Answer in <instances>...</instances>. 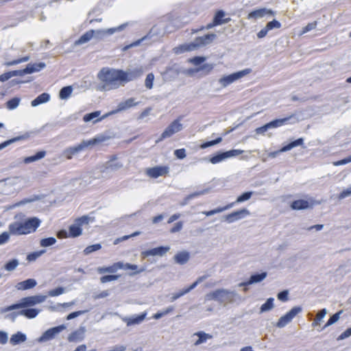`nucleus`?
<instances>
[{
    "label": "nucleus",
    "mask_w": 351,
    "mask_h": 351,
    "mask_svg": "<svg viewBox=\"0 0 351 351\" xmlns=\"http://www.w3.org/2000/svg\"><path fill=\"white\" fill-rule=\"evenodd\" d=\"M146 315V313H143L142 314L138 315L125 317H123L122 319L125 323H126L127 326H128L132 325H138L145 319Z\"/></svg>",
    "instance_id": "22"
},
{
    "label": "nucleus",
    "mask_w": 351,
    "mask_h": 351,
    "mask_svg": "<svg viewBox=\"0 0 351 351\" xmlns=\"http://www.w3.org/2000/svg\"><path fill=\"white\" fill-rule=\"evenodd\" d=\"M143 72L144 69L142 66L135 67L132 69L127 70L125 71V82L127 83L143 75Z\"/></svg>",
    "instance_id": "19"
},
{
    "label": "nucleus",
    "mask_w": 351,
    "mask_h": 351,
    "mask_svg": "<svg viewBox=\"0 0 351 351\" xmlns=\"http://www.w3.org/2000/svg\"><path fill=\"white\" fill-rule=\"evenodd\" d=\"M100 115V111H95L88 114H86L84 116L83 120L85 122H88L94 120L97 118Z\"/></svg>",
    "instance_id": "51"
},
{
    "label": "nucleus",
    "mask_w": 351,
    "mask_h": 351,
    "mask_svg": "<svg viewBox=\"0 0 351 351\" xmlns=\"http://www.w3.org/2000/svg\"><path fill=\"white\" fill-rule=\"evenodd\" d=\"M224 16H225V13L223 11H222V10L218 11L216 13V14L215 15L214 19H213V21L215 22V24H217L219 25L228 23V22L230 21V20H231L230 18L223 19Z\"/></svg>",
    "instance_id": "34"
},
{
    "label": "nucleus",
    "mask_w": 351,
    "mask_h": 351,
    "mask_svg": "<svg viewBox=\"0 0 351 351\" xmlns=\"http://www.w3.org/2000/svg\"><path fill=\"white\" fill-rule=\"evenodd\" d=\"M45 154H46V152L45 151H40V152H37L34 156L26 157L24 159V162L26 164H28V163L38 160L44 158L45 156Z\"/></svg>",
    "instance_id": "38"
},
{
    "label": "nucleus",
    "mask_w": 351,
    "mask_h": 351,
    "mask_svg": "<svg viewBox=\"0 0 351 351\" xmlns=\"http://www.w3.org/2000/svg\"><path fill=\"white\" fill-rule=\"evenodd\" d=\"M182 118V117H180L171 122L170 125L164 130L160 138L156 142H159L167 138H169L174 134L181 131L183 128L182 124L180 123Z\"/></svg>",
    "instance_id": "10"
},
{
    "label": "nucleus",
    "mask_w": 351,
    "mask_h": 351,
    "mask_svg": "<svg viewBox=\"0 0 351 351\" xmlns=\"http://www.w3.org/2000/svg\"><path fill=\"white\" fill-rule=\"evenodd\" d=\"M351 195V186L344 189L338 196L339 199H343Z\"/></svg>",
    "instance_id": "63"
},
{
    "label": "nucleus",
    "mask_w": 351,
    "mask_h": 351,
    "mask_svg": "<svg viewBox=\"0 0 351 351\" xmlns=\"http://www.w3.org/2000/svg\"><path fill=\"white\" fill-rule=\"evenodd\" d=\"M50 99V96L48 93H43L38 95L36 99L32 101L31 105L33 107H36L40 104L47 102Z\"/></svg>",
    "instance_id": "30"
},
{
    "label": "nucleus",
    "mask_w": 351,
    "mask_h": 351,
    "mask_svg": "<svg viewBox=\"0 0 351 351\" xmlns=\"http://www.w3.org/2000/svg\"><path fill=\"white\" fill-rule=\"evenodd\" d=\"M29 58H30V57L29 56H27L22 58L14 60L13 61L6 62H5L4 64L7 66H10L15 65V64H19L21 62H27L29 60Z\"/></svg>",
    "instance_id": "55"
},
{
    "label": "nucleus",
    "mask_w": 351,
    "mask_h": 351,
    "mask_svg": "<svg viewBox=\"0 0 351 351\" xmlns=\"http://www.w3.org/2000/svg\"><path fill=\"white\" fill-rule=\"evenodd\" d=\"M90 218L86 215L82 216L75 220V222L80 226H82L84 224H88L90 221Z\"/></svg>",
    "instance_id": "60"
},
{
    "label": "nucleus",
    "mask_w": 351,
    "mask_h": 351,
    "mask_svg": "<svg viewBox=\"0 0 351 351\" xmlns=\"http://www.w3.org/2000/svg\"><path fill=\"white\" fill-rule=\"evenodd\" d=\"M216 37L215 34H208L204 36L197 37L192 43L176 47L173 49V51L176 54L193 51L199 47L210 44Z\"/></svg>",
    "instance_id": "4"
},
{
    "label": "nucleus",
    "mask_w": 351,
    "mask_h": 351,
    "mask_svg": "<svg viewBox=\"0 0 351 351\" xmlns=\"http://www.w3.org/2000/svg\"><path fill=\"white\" fill-rule=\"evenodd\" d=\"M274 299L273 298H268L266 302L261 305L260 308V313L268 312L272 310L274 307Z\"/></svg>",
    "instance_id": "36"
},
{
    "label": "nucleus",
    "mask_w": 351,
    "mask_h": 351,
    "mask_svg": "<svg viewBox=\"0 0 351 351\" xmlns=\"http://www.w3.org/2000/svg\"><path fill=\"white\" fill-rule=\"evenodd\" d=\"M190 258V254L187 251H182L177 253L174 256V261L179 265L186 264Z\"/></svg>",
    "instance_id": "26"
},
{
    "label": "nucleus",
    "mask_w": 351,
    "mask_h": 351,
    "mask_svg": "<svg viewBox=\"0 0 351 351\" xmlns=\"http://www.w3.org/2000/svg\"><path fill=\"white\" fill-rule=\"evenodd\" d=\"M250 213L247 209L243 208L239 210L234 211L227 215H225L223 217V219L228 223H231L244 218L245 216L250 215Z\"/></svg>",
    "instance_id": "16"
},
{
    "label": "nucleus",
    "mask_w": 351,
    "mask_h": 351,
    "mask_svg": "<svg viewBox=\"0 0 351 351\" xmlns=\"http://www.w3.org/2000/svg\"><path fill=\"white\" fill-rule=\"evenodd\" d=\"M25 137L24 136H19L14 137L12 139H10L8 141H4L3 143L0 144V150L4 149L5 147H8V145H11L13 143H15L16 141H19L21 139H24Z\"/></svg>",
    "instance_id": "48"
},
{
    "label": "nucleus",
    "mask_w": 351,
    "mask_h": 351,
    "mask_svg": "<svg viewBox=\"0 0 351 351\" xmlns=\"http://www.w3.org/2000/svg\"><path fill=\"white\" fill-rule=\"evenodd\" d=\"M252 194H253L252 191H247V192L243 193L242 195H239L237 198V200L234 202V204L241 203V202H245V201L250 199L251 198Z\"/></svg>",
    "instance_id": "46"
},
{
    "label": "nucleus",
    "mask_w": 351,
    "mask_h": 351,
    "mask_svg": "<svg viewBox=\"0 0 351 351\" xmlns=\"http://www.w3.org/2000/svg\"><path fill=\"white\" fill-rule=\"evenodd\" d=\"M209 191L208 189H204L202 191H197V192H195V193H193L190 195H189L188 196H186L184 199L180 203V205L181 206H185L188 204L189 201L196 197H198L199 195H205L206 193H208Z\"/></svg>",
    "instance_id": "35"
},
{
    "label": "nucleus",
    "mask_w": 351,
    "mask_h": 351,
    "mask_svg": "<svg viewBox=\"0 0 351 351\" xmlns=\"http://www.w3.org/2000/svg\"><path fill=\"white\" fill-rule=\"evenodd\" d=\"M341 313H342V311H340L337 312V313L334 314L333 315H332L330 317V319L328 320L327 323L324 325V326L322 327L321 329L317 328V330L318 331H322V330H324L326 327L335 324L339 319L340 315Z\"/></svg>",
    "instance_id": "40"
},
{
    "label": "nucleus",
    "mask_w": 351,
    "mask_h": 351,
    "mask_svg": "<svg viewBox=\"0 0 351 351\" xmlns=\"http://www.w3.org/2000/svg\"><path fill=\"white\" fill-rule=\"evenodd\" d=\"M173 311V307L171 306H169L166 309H165V310H163L162 311L158 312L156 314H154V316H153V318H154L156 319H159L161 317H162L163 316L170 313Z\"/></svg>",
    "instance_id": "49"
},
{
    "label": "nucleus",
    "mask_w": 351,
    "mask_h": 351,
    "mask_svg": "<svg viewBox=\"0 0 351 351\" xmlns=\"http://www.w3.org/2000/svg\"><path fill=\"white\" fill-rule=\"evenodd\" d=\"M123 162L119 161L116 156H113L105 164L97 167L96 170L100 175L95 176V178H109L110 173L116 171L122 168Z\"/></svg>",
    "instance_id": "5"
},
{
    "label": "nucleus",
    "mask_w": 351,
    "mask_h": 351,
    "mask_svg": "<svg viewBox=\"0 0 351 351\" xmlns=\"http://www.w3.org/2000/svg\"><path fill=\"white\" fill-rule=\"evenodd\" d=\"M47 298L46 295H37L33 296H29L23 298L21 300L19 303L14 304L12 305L9 306L6 308V311H12L14 309L32 306L37 304L42 303L45 301Z\"/></svg>",
    "instance_id": "6"
},
{
    "label": "nucleus",
    "mask_w": 351,
    "mask_h": 351,
    "mask_svg": "<svg viewBox=\"0 0 351 351\" xmlns=\"http://www.w3.org/2000/svg\"><path fill=\"white\" fill-rule=\"evenodd\" d=\"M289 292L287 290H284L278 293L277 298L279 300L286 302L288 300Z\"/></svg>",
    "instance_id": "61"
},
{
    "label": "nucleus",
    "mask_w": 351,
    "mask_h": 351,
    "mask_svg": "<svg viewBox=\"0 0 351 351\" xmlns=\"http://www.w3.org/2000/svg\"><path fill=\"white\" fill-rule=\"evenodd\" d=\"M292 117H288L282 119H277L273 120L264 125L257 128L255 130L256 134L265 135L269 130L274 128H279L280 126L287 124Z\"/></svg>",
    "instance_id": "8"
},
{
    "label": "nucleus",
    "mask_w": 351,
    "mask_h": 351,
    "mask_svg": "<svg viewBox=\"0 0 351 351\" xmlns=\"http://www.w3.org/2000/svg\"><path fill=\"white\" fill-rule=\"evenodd\" d=\"M250 72V69H245L228 75L223 76L219 80V83L221 84V87L226 88L235 81L249 74Z\"/></svg>",
    "instance_id": "9"
},
{
    "label": "nucleus",
    "mask_w": 351,
    "mask_h": 351,
    "mask_svg": "<svg viewBox=\"0 0 351 351\" xmlns=\"http://www.w3.org/2000/svg\"><path fill=\"white\" fill-rule=\"evenodd\" d=\"M243 152L241 149H232L226 152H218L209 159V162L213 165L219 163L228 158L236 157Z\"/></svg>",
    "instance_id": "11"
},
{
    "label": "nucleus",
    "mask_w": 351,
    "mask_h": 351,
    "mask_svg": "<svg viewBox=\"0 0 351 351\" xmlns=\"http://www.w3.org/2000/svg\"><path fill=\"white\" fill-rule=\"evenodd\" d=\"M101 248V244H99V243L94 244V245H89V246L86 247L84 250V253L86 255H88L93 252L100 250Z\"/></svg>",
    "instance_id": "52"
},
{
    "label": "nucleus",
    "mask_w": 351,
    "mask_h": 351,
    "mask_svg": "<svg viewBox=\"0 0 351 351\" xmlns=\"http://www.w3.org/2000/svg\"><path fill=\"white\" fill-rule=\"evenodd\" d=\"M85 328L81 327L79 330L74 331L69 335L68 340L70 342L82 341L84 339Z\"/></svg>",
    "instance_id": "27"
},
{
    "label": "nucleus",
    "mask_w": 351,
    "mask_h": 351,
    "mask_svg": "<svg viewBox=\"0 0 351 351\" xmlns=\"http://www.w3.org/2000/svg\"><path fill=\"white\" fill-rule=\"evenodd\" d=\"M105 139L106 138L103 136H97L88 141H83L80 145L66 149L64 152V154L68 159H71L73 155L77 154L84 148L101 143L104 141Z\"/></svg>",
    "instance_id": "7"
},
{
    "label": "nucleus",
    "mask_w": 351,
    "mask_h": 351,
    "mask_svg": "<svg viewBox=\"0 0 351 351\" xmlns=\"http://www.w3.org/2000/svg\"><path fill=\"white\" fill-rule=\"evenodd\" d=\"M280 27H281L280 23L275 19L267 23L265 26V27L267 29L268 31H270L274 29H278Z\"/></svg>",
    "instance_id": "57"
},
{
    "label": "nucleus",
    "mask_w": 351,
    "mask_h": 351,
    "mask_svg": "<svg viewBox=\"0 0 351 351\" xmlns=\"http://www.w3.org/2000/svg\"><path fill=\"white\" fill-rule=\"evenodd\" d=\"M327 313H328V311L326 308H323L320 311H319L312 324V326L315 328V327L319 326L321 322L322 321L323 318L326 316Z\"/></svg>",
    "instance_id": "39"
},
{
    "label": "nucleus",
    "mask_w": 351,
    "mask_h": 351,
    "mask_svg": "<svg viewBox=\"0 0 351 351\" xmlns=\"http://www.w3.org/2000/svg\"><path fill=\"white\" fill-rule=\"evenodd\" d=\"M240 299V296L235 291L226 289H218L207 293L206 300H215L223 306L235 302Z\"/></svg>",
    "instance_id": "3"
},
{
    "label": "nucleus",
    "mask_w": 351,
    "mask_h": 351,
    "mask_svg": "<svg viewBox=\"0 0 351 351\" xmlns=\"http://www.w3.org/2000/svg\"><path fill=\"white\" fill-rule=\"evenodd\" d=\"M19 265V261L14 258L6 263L4 265V269L8 271H12L16 269Z\"/></svg>",
    "instance_id": "43"
},
{
    "label": "nucleus",
    "mask_w": 351,
    "mask_h": 351,
    "mask_svg": "<svg viewBox=\"0 0 351 351\" xmlns=\"http://www.w3.org/2000/svg\"><path fill=\"white\" fill-rule=\"evenodd\" d=\"M27 339L26 335L21 332H17L11 336L10 342L12 345H17L25 341Z\"/></svg>",
    "instance_id": "29"
},
{
    "label": "nucleus",
    "mask_w": 351,
    "mask_h": 351,
    "mask_svg": "<svg viewBox=\"0 0 351 351\" xmlns=\"http://www.w3.org/2000/svg\"><path fill=\"white\" fill-rule=\"evenodd\" d=\"M183 227V222L178 221L175 223L174 226L170 230L171 233H176L180 232Z\"/></svg>",
    "instance_id": "62"
},
{
    "label": "nucleus",
    "mask_w": 351,
    "mask_h": 351,
    "mask_svg": "<svg viewBox=\"0 0 351 351\" xmlns=\"http://www.w3.org/2000/svg\"><path fill=\"white\" fill-rule=\"evenodd\" d=\"M87 312H88V310L78 311L73 312L67 315L66 319L71 320L72 319H74V318L80 316V315H84Z\"/></svg>",
    "instance_id": "59"
},
{
    "label": "nucleus",
    "mask_w": 351,
    "mask_h": 351,
    "mask_svg": "<svg viewBox=\"0 0 351 351\" xmlns=\"http://www.w3.org/2000/svg\"><path fill=\"white\" fill-rule=\"evenodd\" d=\"M46 252V250H41L40 251H37V252H34L32 253H30L27 256V260L29 261V262H32V261H36L38 258H39L40 256H41L43 254H45Z\"/></svg>",
    "instance_id": "45"
},
{
    "label": "nucleus",
    "mask_w": 351,
    "mask_h": 351,
    "mask_svg": "<svg viewBox=\"0 0 351 351\" xmlns=\"http://www.w3.org/2000/svg\"><path fill=\"white\" fill-rule=\"evenodd\" d=\"M94 37L93 29H90L87 31L83 35H82L80 38L75 41V44L76 45H80L84 43H88Z\"/></svg>",
    "instance_id": "28"
},
{
    "label": "nucleus",
    "mask_w": 351,
    "mask_h": 351,
    "mask_svg": "<svg viewBox=\"0 0 351 351\" xmlns=\"http://www.w3.org/2000/svg\"><path fill=\"white\" fill-rule=\"evenodd\" d=\"M119 278L117 275H106L101 277L100 281L101 283H106L108 282L116 280Z\"/></svg>",
    "instance_id": "58"
},
{
    "label": "nucleus",
    "mask_w": 351,
    "mask_h": 351,
    "mask_svg": "<svg viewBox=\"0 0 351 351\" xmlns=\"http://www.w3.org/2000/svg\"><path fill=\"white\" fill-rule=\"evenodd\" d=\"M46 66L45 63L44 62H39V63H35V64H28L26 66V72L27 74L29 73H33L35 72H38L41 69H44Z\"/></svg>",
    "instance_id": "31"
},
{
    "label": "nucleus",
    "mask_w": 351,
    "mask_h": 351,
    "mask_svg": "<svg viewBox=\"0 0 351 351\" xmlns=\"http://www.w3.org/2000/svg\"><path fill=\"white\" fill-rule=\"evenodd\" d=\"M40 310L36 308H26L12 314L13 319L16 315H23L29 319L35 318L39 313Z\"/></svg>",
    "instance_id": "24"
},
{
    "label": "nucleus",
    "mask_w": 351,
    "mask_h": 351,
    "mask_svg": "<svg viewBox=\"0 0 351 351\" xmlns=\"http://www.w3.org/2000/svg\"><path fill=\"white\" fill-rule=\"evenodd\" d=\"M73 88L71 86H64L60 90L59 97L62 99H68L71 95Z\"/></svg>",
    "instance_id": "42"
},
{
    "label": "nucleus",
    "mask_w": 351,
    "mask_h": 351,
    "mask_svg": "<svg viewBox=\"0 0 351 351\" xmlns=\"http://www.w3.org/2000/svg\"><path fill=\"white\" fill-rule=\"evenodd\" d=\"M274 13L271 10H269V9H267L265 8H259V9L254 10L250 12L248 14L247 18V19L256 20L258 19H262L267 14L274 15Z\"/></svg>",
    "instance_id": "20"
},
{
    "label": "nucleus",
    "mask_w": 351,
    "mask_h": 351,
    "mask_svg": "<svg viewBox=\"0 0 351 351\" xmlns=\"http://www.w3.org/2000/svg\"><path fill=\"white\" fill-rule=\"evenodd\" d=\"M351 336V328H348L343 333H341L337 338L338 341L343 340L346 338L349 337Z\"/></svg>",
    "instance_id": "64"
},
{
    "label": "nucleus",
    "mask_w": 351,
    "mask_h": 351,
    "mask_svg": "<svg viewBox=\"0 0 351 351\" xmlns=\"http://www.w3.org/2000/svg\"><path fill=\"white\" fill-rule=\"evenodd\" d=\"M138 104V102L135 101V99L134 98H129L126 99L125 101L120 102L117 106V109L115 110L112 111L111 112L108 114H106L100 119H97L96 120L93 121L94 123H96L99 121L102 120L103 119L107 117L109 114H114L121 111L126 110L133 106H135Z\"/></svg>",
    "instance_id": "14"
},
{
    "label": "nucleus",
    "mask_w": 351,
    "mask_h": 351,
    "mask_svg": "<svg viewBox=\"0 0 351 351\" xmlns=\"http://www.w3.org/2000/svg\"><path fill=\"white\" fill-rule=\"evenodd\" d=\"M290 206L292 210L305 209L307 208V201L304 199L295 200L291 204Z\"/></svg>",
    "instance_id": "37"
},
{
    "label": "nucleus",
    "mask_w": 351,
    "mask_h": 351,
    "mask_svg": "<svg viewBox=\"0 0 351 351\" xmlns=\"http://www.w3.org/2000/svg\"><path fill=\"white\" fill-rule=\"evenodd\" d=\"M267 272L255 274L250 276L249 280L239 284V287H245L250 285L255 284L263 281L267 277Z\"/></svg>",
    "instance_id": "21"
},
{
    "label": "nucleus",
    "mask_w": 351,
    "mask_h": 351,
    "mask_svg": "<svg viewBox=\"0 0 351 351\" xmlns=\"http://www.w3.org/2000/svg\"><path fill=\"white\" fill-rule=\"evenodd\" d=\"M66 328L64 325H60L53 328H51L46 330L39 338L38 341L45 342L53 339L58 334L61 332Z\"/></svg>",
    "instance_id": "15"
},
{
    "label": "nucleus",
    "mask_w": 351,
    "mask_h": 351,
    "mask_svg": "<svg viewBox=\"0 0 351 351\" xmlns=\"http://www.w3.org/2000/svg\"><path fill=\"white\" fill-rule=\"evenodd\" d=\"M37 285V282L36 280L33 278H29L24 281L19 282L16 284V288L18 290H27L34 288Z\"/></svg>",
    "instance_id": "25"
},
{
    "label": "nucleus",
    "mask_w": 351,
    "mask_h": 351,
    "mask_svg": "<svg viewBox=\"0 0 351 351\" xmlns=\"http://www.w3.org/2000/svg\"><path fill=\"white\" fill-rule=\"evenodd\" d=\"M234 203H230L223 207H218L215 209H213V210H211L209 211H203L202 213L209 217V216L213 215L215 214H217V213H221L223 211H225L226 210H228V209L232 208L234 206Z\"/></svg>",
    "instance_id": "33"
},
{
    "label": "nucleus",
    "mask_w": 351,
    "mask_h": 351,
    "mask_svg": "<svg viewBox=\"0 0 351 351\" xmlns=\"http://www.w3.org/2000/svg\"><path fill=\"white\" fill-rule=\"evenodd\" d=\"M128 25V23H123L121 25H119L115 27L108 28V29H97L93 30L94 37L97 40H102L106 36H110L116 32H121L123 30L125 27Z\"/></svg>",
    "instance_id": "13"
},
{
    "label": "nucleus",
    "mask_w": 351,
    "mask_h": 351,
    "mask_svg": "<svg viewBox=\"0 0 351 351\" xmlns=\"http://www.w3.org/2000/svg\"><path fill=\"white\" fill-rule=\"evenodd\" d=\"M40 220L36 217L29 218L24 221H14L8 226L9 232H3L0 234V245L6 243L10 234L22 235L35 232L40 226Z\"/></svg>",
    "instance_id": "1"
},
{
    "label": "nucleus",
    "mask_w": 351,
    "mask_h": 351,
    "mask_svg": "<svg viewBox=\"0 0 351 351\" xmlns=\"http://www.w3.org/2000/svg\"><path fill=\"white\" fill-rule=\"evenodd\" d=\"M302 311V308L300 306H295L292 308L289 312L278 319V322L276 324V326L279 328L285 327L298 314L301 313Z\"/></svg>",
    "instance_id": "12"
},
{
    "label": "nucleus",
    "mask_w": 351,
    "mask_h": 351,
    "mask_svg": "<svg viewBox=\"0 0 351 351\" xmlns=\"http://www.w3.org/2000/svg\"><path fill=\"white\" fill-rule=\"evenodd\" d=\"M304 143V139L302 138H300L297 140H295L291 143H289V144H287V145L284 146L283 147H282L279 151L278 152H273V153H271L270 154V156L274 158L276 156V155L280 153V152H287V151H289L291 150V149H293V147H295L297 146H299V145H302Z\"/></svg>",
    "instance_id": "23"
},
{
    "label": "nucleus",
    "mask_w": 351,
    "mask_h": 351,
    "mask_svg": "<svg viewBox=\"0 0 351 351\" xmlns=\"http://www.w3.org/2000/svg\"><path fill=\"white\" fill-rule=\"evenodd\" d=\"M117 265L119 269H132V270H136L138 268V266L136 265H132L130 263H117Z\"/></svg>",
    "instance_id": "56"
},
{
    "label": "nucleus",
    "mask_w": 351,
    "mask_h": 351,
    "mask_svg": "<svg viewBox=\"0 0 351 351\" xmlns=\"http://www.w3.org/2000/svg\"><path fill=\"white\" fill-rule=\"evenodd\" d=\"M20 103V99L18 97H14L6 103V107L9 110H14L18 107Z\"/></svg>",
    "instance_id": "47"
},
{
    "label": "nucleus",
    "mask_w": 351,
    "mask_h": 351,
    "mask_svg": "<svg viewBox=\"0 0 351 351\" xmlns=\"http://www.w3.org/2000/svg\"><path fill=\"white\" fill-rule=\"evenodd\" d=\"M118 268L117 265V263L114 264V265L112 266H110V267H98L97 268V271L99 273V274H104V273H113Z\"/></svg>",
    "instance_id": "50"
},
{
    "label": "nucleus",
    "mask_w": 351,
    "mask_h": 351,
    "mask_svg": "<svg viewBox=\"0 0 351 351\" xmlns=\"http://www.w3.org/2000/svg\"><path fill=\"white\" fill-rule=\"evenodd\" d=\"M65 291V289L62 287H59L56 289L50 290L48 291V295L51 297H56L64 293Z\"/></svg>",
    "instance_id": "54"
},
{
    "label": "nucleus",
    "mask_w": 351,
    "mask_h": 351,
    "mask_svg": "<svg viewBox=\"0 0 351 351\" xmlns=\"http://www.w3.org/2000/svg\"><path fill=\"white\" fill-rule=\"evenodd\" d=\"M57 240L55 237H48L45 239H42L40 241V245L41 247H50L54 245L56 243Z\"/></svg>",
    "instance_id": "44"
},
{
    "label": "nucleus",
    "mask_w": 351,
    "mask_h": 351,
    "mask_svg": "<svg viewBox=\"0 0 351 351\" xmlns=\"http://www.w3.org/2000/svg\"><path fill=\"white\" fill-rule=\"evenodd\" d=\"M193 336L198 337V339L194 343L195 346H199L202 343H204L207 341V339L212 338V335L203 331L197 332L194 333Z\"/></svg>",
    "instance_id": "32"
},
{
    "label": "nucleus",
    "mask_w": 351,
    "mask_h": 351,
    "mask_svg": "<svg viewBox=\"0 0 351 351\" xmlns=\"http://www.w3.org/2000/svg\"><path fill=\"white\" fill-rule=\"evenodd\" d=\"M154 80V75L152 73H149L145 80V86L148 89L153 88V82Z\"/></svg>",
    "instance_id": "53"
},
{
    "label": "nucleus",
    "mask_w": 351,
    "mask_h": 351,
    "mask_svg": "<svg viewBox=\"0 0 351 351\" xmlns=\"http://www.w3.org/2000/svg\"><path fill=\"white\" fill-rule=\"evenodd\" d=\"M169 250L170 247L169 246H160L151 250L143 251L141 252V255L143 258H145L149 256H163L167 252L169 251Z\"/></svg>",
    "instance_id": "17"
},
{
    "label": "nucleus",
    "mask_w": 351,
    "mask_h": 351,
    "mask_svg": "<svg viewBox=\"0 0 351 351\" xmlns=\"http://www.w3.org/2000/svg\"><path fill=\"white\" fill-rule=\"evenodd\" d=\"M169 172V168L167 167L156 166L152 168H148L146 169V174L153 178H157L160 176H165Z\"/></svg>",
    "instance_id": "18"
},
{
    "label": "nucleus",
    "mask_w": 351,
    "mask_h": 351,
    "mask_svg": "<svg viewBox=\"0 0 351 351\" xmlns=\"http://www.w3.org/2000/svg\"><path fill=\"white\" fill-rule=\"evenodd\" d=\"M82 228L80 226L75 222V223L71 225L69 227V235L73 237H76L82 234Z\"/></svg>",
    "instance_id": "41"
},
{
    "label": "nucleus",
    "mask_w": 351,
    "mask_h": 351,
    "mask_svg": "<svg viewBox=\"0 0 351 351\" xmlns=\"http://www.w3.org/2000/svg\"><path fill=\"white\" fill-rule=\"evenodd\" d=\"M125 71L120 69L103 68L98 73V78L101 82V90H110L123 86Z\"/></svg>",
    "instance_id": "2"
}]
</instances>
